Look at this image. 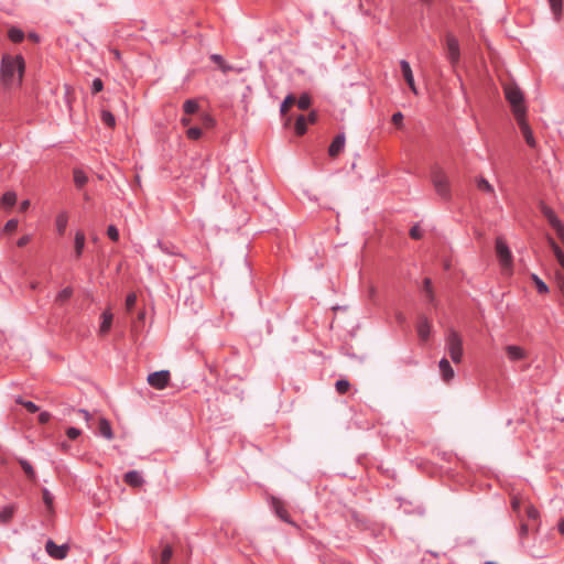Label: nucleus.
<instances>
[{"label": "nucleus", "instance_id": "1", "mask_svg": "<svg viewBox=\"0 0 564 564\" xmlns=\"http://www.w3.org/2000/svg\"><path fill=\"white\" fill-rule=\"evenodd\" d=\"M24 72V59L21 55L6 54L1 59V80L6 86L19 85Z\"/></svg>", "mask_w": 564, "mask_h": 564}, {"label": "nucleus", "instance_id": "2", "mask_svg": "<svg viewBox=\"0 0 564 564\" xmlns=\"http://www.w3.org/2000/svg\"><path fill=\"white\" fill-rule=\"evenodd\" d=\"M445 347L453 362L459 364L463 359V338L455 329H448Z\"/></svg>", "mask_w": 564, "mask_h": 564}, {"label": "nucleus", "instance_id": "3", "mask_svg": "<svg viewBox=\"0 0 564 564\" xmlns=\"http://www.w3.org/2000/svg\"><path fill=\"white\" fill-rule=\"evenodd\" d=\"M505 95L512 107L516 119L525 116L522 91L517 86L508 85L505 87Z\"/></svg>", "mask_w": 564, "mask_h": 564}, {"label": "nucleus", "instance_id": "4", "mask_svg": "<svg viewBox=\"0 0 564 564\" xmlns=\"http://www.w3.org/2000/svg\"><path fill=\"white\" fill-rule=\"evenodd\" d=\"M432 183L436 193L444 199L451 196L449 181L441 169H434L432 172Z\"/></svg>", "mask_w": 564, "mask_h": 564}, {"label": "nucleus", "instance_id": "5", "mask_svg": "<svg viewBox=\"0 0 564 564\" xmlns=\"http://www.w3.org/2000/svg\"><path fill=\"white\" fill-rule=\"evenodd\" d=\"M445 56L453 68H455L460 59V48L458 40L451 33L445 39Z\"/></svg>", "mask_w": 564, "mask_h": 564}, {"label": "nucleus", "instance_id": "6", "mask_svg": "<svg viewBox=\"0 0 564 564\" xmlns=\"http://www.w3.org/2000/svg\"><path fill=\"white\" fill-rule=\"evenodd\" d=\"M170 378H171V376H170L169 370H160V371L150 373L148 376L147 381L151 387H153L158 390H162L169 386Z\"/></svg>", "mask_w": 564, "mask_h": 564}, {"label": "nucleus", "instance_id": "7", "mask_svg": "<svg viewBox=\"0 0 564 564\" xmlns=\"http://www.w3.org/2000/svg\"><path fill=\"white\" fill-rule=\"evenodd\" d=\"M542 214L547 219L549 224L552 226V228L556 231V235L564 243V225L558 219L556 214L547 206H542Z\"/></svg>", "mask_w": 564, "mask_h": 564}, {"label": "nucleus", "instance_id": "8", "mask_svg": "<svg viewBox=\"0 0 564 564\" xmlns=\"http://www.w3.org/2000/svg\"><path fill=\"white\" fill-rule=\"evenodd\" d=\"M496 253L502 267H509L511 264V251L506 241L500 237L496 240Z\"/></svg>", "mask_w": 564, "mask_h": 564}, {"label": "nucleus", "instance_id": "9", "mask_svg": "<svg viewBox=\"0 0 564 564\" xmlns=\"http://www.w3.org/2000/svg\"><path fill=\"white\" fill-rule=\"evenodd\" d=\"M45 550L51 557L55 560H64L67 556L69 546L67 544L57 545L52 540H47Z\"/></svg>", "mask_w": 564, "mask_h": 564}, {"label": "nucleus", "instance_id": "10", "mask_svg": "<svg viewBox=\"0 0 564 564\" xmlns=\"http://www.w3.org/2000/svg\"><path fill=\"white\" fill-rule=\"evenodd\" d=\"M517 122L519 124V128L521 130V133L527 142V144L532 148V149H535L536 148V141L533 137V132L531 130V128L529 127L527 120H525V116L523 117H520V118H517Z\"/></svg>", "mask_w": 564, "mask_h": 564}, {"label": "nucleus", "instance_id": "11", "mask_svg": "<svg viewBox=\"0 0 564 564\" xmlns=\"http://www.w3.org/2000/svg\"><path fill=\"white\" fill-rule=\"evenodd\" d=\"M400 67H401V72L403 74V77H404L406 84L409 85L410 89L414 94H417V90H416V87H415V83H414L413 73H412V69H411V66H410L409 62L405 61V59H401L400 61Z\"/></svg>", "mask_w": 564, "mask_h": 564}, {"label": "nucleus", "instance_id": "12", "mask_svg": "<svg viewBox=\"0 0 564 564\" xmlns=\"http://www.w3.org/2000/svg\"><path fill=\"white\" fill-rule=\"evenodd\" d=\"M344 147H345V134L339 133L335 137V139L330 143V145L328 148V154L332 158H335L344 150Z\"/></svg>", "mask_w": 564, "mask_h": 564}, {"label": "nucleus", "instance_id": "13", "mask_svg": "<svg viewBox=\"0 0 564 564\" xmlns=\"http://www.w3.org/2000/svg\"><path fill=\"white\" fill-rule=\"evenodd\" d=\"M506 352H507L509 360H511V361H519V360L527 358L525 350L522 347L517 346V345H508L506 347Z\"/></svg>", "mask_w": 564, "mask_h": 564}, {"label": "nucleus", "instance_id": "14", "mask_svg": "<svg viewBox=\"0 0 564 564\" xmlns=\"http://www.w3.org/2000/svg\"><path fill=\"white\" fill-rule=\"evenodd\" d=\"M124 482L132 487H140L144 479L142 475L138 470H129L124 474Z\"/></svg>", "mask_w": 564, "mask_h": 564}, {"label": "nucleus", "instance_id": "15", "mask_svg": "<svg viewBox=\"0 0 564 564\" xmlns=\"http://www.w3.org/2000/svg\"><path fill=\"white\" fill-rule=\"evenodd\" d=\"M438 367L444 381L448 382L454 378V370L446 358L440 360Z\"/></svg>", "mask_w": 564, "mask_h": 564}, {"label": "nucleus", "instance_id": "16", "mask_svg": "<svg viewBox=\"0 0 564 564\" xmlns=\"http://www.w3.org/2000/svg\"><path fill=\"white\" fill-rule=\"evenodd\" d=\"M417 335L422 340H426L431 334V325L426 317H421L417 323Z\"/></svg>", "mask_w": 564, "mask_h": 564}, {"label": "nucleus", "instance_id": "17", "mask_svg": "<svg viewBox=\"0 0 564 564\" xmlns=\"http://www.w3.org/2000/svg\"><path fill=\"white\" fill-rule=\"evenodd\" d=\"M476 186L480 192L496 196L494 186L484 176L476 178Z\"/></svg>", "mask_w": 564, "mask_h": 564}, {"label": "nucleus", "instance_id": "18", "mask_svg": "<svg viewBox=\"0 0 564 564\" xmlns=\"http://www.w3.org/2000/svg\"><path fill=\"white\" fill-rule=\"evenodd\" d=\"M101 318H102V321H101V324L99 327V332H100V334L105 335L110 330L113 315L111 312L105 311L101 315Z\"/></svg>", "mask_w": 564, "mask_h": 564}, {"label": "nucleus", "instance_id": "19", "mask_svg": "<svg viewBox=\"0 0 564 564\" xmlns=\"http://www.w3.org/2000/svg\"><path fill=\"white\" fill-rule=\"evenodd\" d=\"M99 434L107 440L113 438V433L110 423L108 422V420L104 417L99 420Z\"/></svg>", "mask_w": 564, "mask_h": 564}, {"label": "nucleus", "instance_id": "20", "mask_svg": "<svg viewBox=\"0 0 564 564\" xmlns=\"http://www.w3.org/2000/svg\"><path fill=\"white\" fill-rule=\"evenodd\" d=\"M85 234L80 230H78L76 234H75V254L77 258H79L82 254H83V250H84V247H85Z\"/></svg>", "mask_w": 564, "mask_h": 564}, {"label": "nucleus", "instance_id": "21", "mask_svg": "<svg viewBox=\"0 0 564 564\" xmlns=\"http://www.w3.org/2000/svg\"><path fill=\"white\" fill-rule=\"evenodd\" d=\"M14 511H15V506L14 505L6 506L0 511V522L2 524H7L8 522H10V520L12 519V517L14 514Z\"/></svg>", "mask_w": 564, "mask_h": 564}, {"label": "nucleus", "instance_id": "22", "mask_svg": "<svg viewBox=\"0 0 564 564\" xmlns=\"http://www.w3.org/2000/svg\"><path fill=\"white\" fill-rule=\"evenodd\" d=\"M56 229L59 235H63L66 230L67 224H68V216L65 212H62L56 217Z\"/></svg>", "mask_w": 564, "mask_h": 564}, {"label": "nucleus", "instance_id": "23", "mask_svg": "<svg viewBox=\"0 0 564 564\" xmlns=\"http://www.w3.org/2000/svg\"><path fill=\"white\" fill-rule=\"evenodd\" d=\"M18 462H19L21 468L23 469V471L25 473V475L31 480H35L36 474H35V470H34L33 466L30 464V462H28L24 458H18Z\"/></svg>", "mask_w": 564, "mask_h": 564}, {"label": "nucleus", "instance_id": "24", "mask_svg": "<svg viewBox=\"0 0 564 564\" xmlns=\"http://www.w3.org/2000/svg\"><path fill=\"white\" fill-rule=\"evenodd\" d=\"M547 2L550 4L554 19L558 21L562 15L563 0H547Z\"/></svg>", "mask_w": 564, "mask_h": 564}, {"label": "nucleus", "instance_id": "25", "mask_svg": "<svg viewBox=\"0 0 564 564\" xmlns=\"http://www.w3.org/2000/svg\"><path fill=\"white\" fill-rule=\"evenodd\" d=\"M549 243L554 252L556 260L558 261L560 265L564 270V252L562 251V249L558 247V245L552 238H549Z\"/></svg>", "mask_w": 564, "mask_h": 564}, {"label": "nucleus", "instance_id": "26", "mask_svg": "<svg viewBox=\"0 0 564 564\" xmlns=\"http://www.w3.org/2000/svg\"><path fill=\"white\" fill-rule=\"evenodd\" d=\"M423 292H424L426 300L430 303H434L435 296H434V292H433V288H432V281L430 278H425L423 280Z\"/></svg>", "mask_w": 564, "mask_h": 564}, {"label": "nucleus", "instance_id": "27", "mask_svg": "<svg viewBox=\"0 0 564 564\" xmlns=\"http://www.w3.org/2000/svg\"><path fill=\"white\" fill-rule=\"evenodd\" d=\"M17 203V194L14 192H6L1 197L3 207H12Z\"/></svg>", "mask_w": 564, "mask_h": 564}, {"label": "nucleus", "instance_id": "28", "mask_svg": "<svg viewBox=\"0 0 564 564\" xmlns=\"http://www.w3.org/2000/svg\"><path fill=\"white\" fill-rule=\"evenodd\" d=\"M87 181H88V177L84 171L78 170V169L74 170V182L78 188L83 187L87 183Z\"/></svg>", "mask_w": 564, "mask_h": 564}, {"label": "nucleus", "instance_id": "29", "mask_svg": "<svg viewBox=\"0 0 564 564\" xmlns=\"http://www.w3.org/2000/svg\"><path fill=\"white\" fill-rule=\"evenodd\" d=\"M273 508H274V510H275L276 516H278L281 520H283V521H285V522H288V523H290V522H291V520H290V518H289V514H288L286 510L281 506V503H280L279 501H275V500L273 501Z\"/></svg>", "mask_w": 564, "mask_h": 564}, {"label": "nucleus", "instance_id": "30", "mask_svg": "<svg viewBox=\"0 0 564 564\" xmlns=\"http://www.w3.org/2000/svg\"><path fill=\"white\" fill-rule=\"evenodd\" d=\"M306 127H307V122H306V117L301 115L296 118V121H295V131L299 135H302L306 132Z\"/></svg>", "mask_w": 564, "mask_h": 564}, {"label": "nucleus", "instance_id": "31", "mask_svg": "<svg viewBox=\"0 0 564 564\" xmlns=\"http://www.w3.org/2000/svg\"><path fill=\"white\" fill-rule=\"evenodd\" d=\"M8 37L14 42V43H19L21 42L23 39H24V33L22 30L18 29V28H11L8 32Z\"/></svg>", "mask_w": 564, "mask_h": 564}, {"label": "nucleus", "instance_id": "32", "mask_svg": "<svg viewBox=\"0 0 564 564\" xmlns=\"http://www.w3.org/2000/svg\"><path fill=\"white\" fill-rule=\"evenodd\" d=\"M183 109L186 115L195 113L198 110V104L194 99H187L183 105Z\"/></svg>", "mask_w": 564, "mask_h": 564}, {"label": "nucleus", "instance_id": "33", "mask_svg": "<svg viewBox=\"0 0 564 564\" xmlns=\"http://www.w3.org/2000/svg\"><path fill=\"white\" fill-rule=\"evenodd\" d=\"M532 280H533L539 293L545 294L549 292V286L536 274H532Z\"/></svg>", "mask_w": 564, "mask_h": 564}, {"label": "nucleus", "instance_id": "34", "mask_svg": "<svg viewBox=\"0 0 564 564\" xmlns=\"http://www.w3.org/2000/svg\"><path fill=\"white\" fill-rule=\"evenodd\" d=\"M210 58L219 65V67L223 69L224 73H228L232 69V67L225 63L224 58L219 54H213Z\"/></svg>", "mask_w": 564, "mask_h": 564}, {"label": "nucleus", "instance_id": "35", "mask_svg": "<svg viewBox=\"0 0 564 564\" xmlns=\"http://www.w3.org/2000/svg\"><path fill=\"white\" fill-rule=\"evenodd\" d=\"M15 402L22 404L30 413H35L39 411V406L32 401H24L21 397L15 399Z\"/></svg>", "mask_w": 564, "mask_h": 564}, {"label": "nucleus", "instance_id": "36", "mask_svg": "<svg viewBox=\"0 0 564 564\" xmlns=\"http://www.w3.org/2000/svg\"><path fill=\"white\" fill-rule=\"evenodd\" d=\"M295 101L301 110H305L311 106V97L308 94H302L300 98Z\"/></svg>", "mask_w": 564, "mask_h": 564}, {"label": "nucleus", "instance_id": "37", "mask_svg": "<svg viewBox=\"0 0 564 564\" xmlns=\"http://www.w3.org/2000/svg\"><path fill=\"white\" fill-rule=\"evenodd\" d=\"M101 120L106 126L110 128H112L116 124L115 116L108 110L101 111Z\"/></svg>", "mask_w": 564, "mask_h": 564}, {"label": "nucleus", "instance_id": "38", "mask_svg": "<svg viewBox=\"0 0 564 564\" xmlns=\"http://www.w3.org/2000/svg\"><path fill=\"white\" fill-rule=\"evenodd\" d=\"M335 387L339 394H344L349 390L350 383L346 379H340L336 381Z\"/></svg>", "mask_w": 564, "mask_h": 564}, {"label": "nucleus", "instance_id": "39", "mask_svg": "<svg viewBox=\"0 0 564 564\" xmlns=\"http://www.w3.org/2000/svg\"><path fill=\"white\" fill-rule=\"evenodd\" d=\"M173 555V550L170 545H166L161 553L160 564H167Z\"/></svg>", "mask_w": 564, "mask_h": 564}, {"label": "nucleus", "instance_id": "40", "mask_svg": "<svg viewBox=\"0 0 564 564\" xmlns=\"http://www.w3.org/2000/svg\"><path fill=\"white\" fill-rule=\"evenodd\" d=\"M73 295V289L72 288H65L58 292L56 295L57 302H65Z\"/></svg>", "mask_w": 564, "mask_h": 564}, {"label": "nucleus", "instance_id": "41", "mask_svg": "<svg viewBox=\"0 0 564 564\" xmlns=\"http://www.w3.org/2000/svg\"><path fill=\"white\" fill-rule=\"evenodd\" d=\"M295 102V97L293 95H288L280 107V112L284 115L289 107Z\"/></svg>", "mask_w": 564, "mask_h": 564}, {"label": "nucleus", "instance_id": "42", "mask_svg": "<svg viewBox=\"0 0 564 564\" xmlns=\"http://www.w3.org/2000/svg\"><path fill=\"white\" fill-rule=\"evenodd\" d=\"M186 135L191 140H198L202 137V130L198 127H192L186 131Z\"/></svg>", "mask_w": 564, "mask_h": 564}, {"label": "nucleus", "instance_id": "43", "mask_svg": "<svg viewBox=\"0 0 564 564\" xmlns=\"http://www.w3.org/2000/svg\"><path fill=\"white\" fill-rule=\"evenodd\" d=\"M43 501L48 509L53 507V496L47 488L42 489Z\"/></svg>", "mask_w": 564, "mask_h": 564}, {"label": "nucleus", "instance_id": "44", "mask_svg": "<svg viewBox=\"0 0 564 564\" xmlns=\"http://www.w3.org/2000/svg\"><path fill=\"white\" fill-rule=\"evenodd\" d=\"M525 512H527V517L530 519V520H536L538 517H539V511L536 508H534L532 505H528L525 506Z\"/></svg>", "mask_w": 564, "mask_h": 564}, {"label": "nucleus", "instance_id": "45", "mask_svg": "<svg viewBox=\"0 0 564 564\" xmlns=\"http://www.w3.org/2000/svg\"><path fill=\"white\" fill-rule=\"evenodd\" d=\"M107 235L112 241H117L119 239V230L113 225L108 226Z\"/></svg>", "mask_w": 564, "mask_h": 564}, {"label": "nucleus", "instance_id": "46", "mask_svg": "<svg viewBox=\"0 0 564 564\" xmlns=\"http://www.w3.org/2000/svg\"><path fill=\"white\" fill-rule=\"evenodd\" d=\"M137 303V295L134 293H130L127 295L126 297V307L128 311H131L132 307L135 305Z\"/></svg>", "mask_w": 564, "mask_h": 564}, {"label": "nucleus", "instance_id": "47", "mask_svg": "<svg viewBox=\"0 0 564 564\" xmlns=\"http://www.w3.org/2000/svg\"><path fill=\"white\" fill-rule=\"evenodd\" d=\"M104 88V83L100 78H95L91 84V93L97 94Z\"/></svg>", "mask_w": 564, "mask_h": 564}, {"label": "nucleus", "instance_id": "48", "mask_svg": "<svg viewBox=\"0 0 564 564\" xmlns=\"http://www.w3.org/2000/svg\"><path fill=\"white\" fill-rule=\"evenodd\" d=\"M80 430H78L77 427H68L66 430V435L70 440H76L80 435Z\"/></svg>", "mask_w": 564, "mask_h": 564}, {"label": "nucleus", "instance_id": "49", "mask_svg": "<svg viewBox=\"0 0 564 564\" xmlns=\"http://www.w3.org/2000/svg\"><path fill=\"white\" fill-rule=\"evenodd\" d=\"M528 533H529L528 524L521 523L520 529H519V538H520L521 543H523V540L525 539Z\"/></svg>", "mask_w": 564, "mask_h": 564}, {"label": "nucleus", "instance_id": "50", "mask_svg": "<svg viewBox=\"0 0 564 564\" xmlns=\"http://www.w3.org/2000/svg\"><path fill=\"white\" fill-rule=\"evenodd\" d=\"M410 236H411L413 239H420V238H422V230H421V228H420L417 225L413 226V227L411 228V230H410Z\"/></svg>", "mask_w": 564, "mask_h": 564}, {"label": "nucleus", "instance_id": "51", "mask_svg": "<svg viewBox=\"0 0 564 564\" xmlns=\"http://www.w3.org/2000/svg\"><path fill=\"white\" fill-rule=\"evenodd\" d=\"M18 227V220L17 219H10L7 221L6 226H4V230L6 231H13L15 230Z\"/></svg>", "mask_w": 564, "mask_h": 564}, {"label": "nucleus", "instance_id": "52", "mask_svg": "<svg viewBox=\"0 0 564 564\" xmlns=\"http://www.w3.org/2000/svg\"><path fill=\"white\" fill-rule=\"evenodd\" d=\"M402 121H403V115L402 112L398 111L392 115V122L400 127L402 124Z\"/></svg>", "mask_w": 564, "mask_h": 564}, {"label": "nucleus", "instance_id": "53", "mask_svg": "<svg viewBox=\"0 0 564 564\" xmlns=\"http://www.w3.org/2000/svg\"><path fill=\"white\" fill-rule=\"evenodd\" d=\"M202 119H203V124L206 128H212L215 126V120L209 115H204Z\"/></svg>", "mask_w": 564, "mask_h": 564}, {"label": "nucleus", "instance_id": "54", "mask_svg": "<svg viewBox=\"0 0 564 564\" xmlns=\"http://www.w3.org/2000/svg\"><path fill=\"white\" fill-rule=\"evenodd\" d=\"M51 420V413L43 411L39 414V421L42 424L47 423Z\"/></svg>", "mask_w": 564, "mask_h": 564}, {"label": "nucleus", "instance_id": "55", "mask_svg": "<svg viewBox=\"0 0 564 564\" xmlns=\"http://www.w3.org/2000/svg\"><path fill=\"white\" fill-rule=\"evenodd\" d=\"M31 240V236L29 235H24L22 236L18 241H17V245L18 247H24L25 245H28Z\"/></svg>", "mask_w": 564, "mask_h": 564}, {"label": "nucleus", "instance_id": "56", "mask_svg": "<svg viewBox=\"0 0 564 564\" xmlns=\"http://www.w3.org/2000/svg\"><path fill=\"white\" fill-rule=\"evenodd\" d=\"M156 246H158V248H160V250L162 252H165V253H169V254H174V252L171 251L166 246H164L161 240H158Z\"/></svg>", "mask_w": 564, "mask_h": 564}, {"label": "nucleus", "instance_id": "57", "mask_svg": "<svg viewBox=\"0 0 564 564\" xmlns=\"http://www.w3.org/2000/svg\"><path fill=\"white\" fill-rule=\"evenodd\" d=\"M316 118H317V115L315 111H312L307 117H306V122L308 123H314L316 121Z\"/></svg>", "mask_w": 564, "mask_h": 564}, {"label": "nucleus", "instance_id": "58", "mask_svg": "<svg viewBox=\"0 0 564 564\" xmlns=\"http://www.w3.org/2000/svg\"><path fill=\"white\" fill-rule=\"evenodd\" d=\"M78 412L84 416V420L86 422H89L90 420V413L85 409H79Z\"/></svg>", "mask_w": 564, "mask_h": 564}, {"label": "nucleus", "instance_id": "59", "mask_svg": "<svg viewBox=\"0 0 564 564\" xmlns=\"http://www.w3.org/2000/svg\"><path fill=\"white\" fill-rule=\"evenodd\" d=\"M30 207V200L25 199L20 204V210L25 212Z\"/></svg>", "mask_w": 564, "mask_h": 564}, {"label": "nucleus", "instance_id": "60", "mask_svg": "<svg viewBox=\"0 0 564 564\" xmlns=\"http://www.w3.org/2000/svg\"><path fill=\"white\" fill-rule=\"evenodd\" d=\"M512 509H513L514 511H519V509H520V500H518L517 498H514V499L512 500Z\"/></svg>", "mask_w": 564, "mask_h": 564}, {"label": "nucleus", "instance_id": "61", "mask_svg": "<svg viewBox=\"0 0 564 564\" xmlns=\"http://www.w3.org/2000/svg\"><path fill=\"white\" fill-rule=\"evenodd\" d=\"M558 531L564 534V517L561 519V521L557 524Z\"/></svg>", "mask_w": 564, "mask_h": 564}, {"label": "nucleus", "instance_id": "62", "mask_svg": "<svg viewBox=\"0 0 564 564\" xmlns=\"http://www.w3.org/2000/svg\"><path fill=\"white\" fill-rule=\"evenodd\" d=\"M189 122H191V119H189V118H187V117H183V118L181 119V123H182L183 126H188V124H189Z\"/></svg>", "mask_w": 564, "mask_h": 564}, {"label": "nucleus", "instance_id": "63", "mask_svg": "<svg viewBox=\"0 0 564 564\" xmlns=\"http://www.w3.org/2000/svg\"><path fill=\"white\" fill-rule=\"evenodd\" d=\"M29 36H30V39H32L33 41H36V42L39 41V35H37V34H35V33H31Z\"/></svg>", "mask_w": 564, "mask_h": 564}, {"label": "nucleus", "instance_id": "64", "mask_svg": "<svg viewBox=\"0 0 564 564\" xmlns=\"http://www.w3.org/2000/svg\"><path fill=\"white\" fill-rule=\"evenodd\" d=\"M485 564H498V563H496L494 561H487V562H485Z\"/></svg>", "mask_w": 564, "mask_h": 564}]
</instances>
